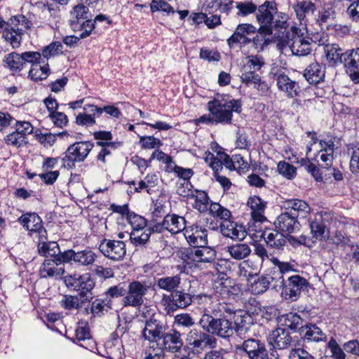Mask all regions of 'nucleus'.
<instances>
[{
  "label": "nucleus",
  "mask_w": 359,
  "mask_h": 359,
  "mask_svg": "<svg viewBox=\"0 0 359 359\" xmlns=\"http://www.w3.org/2000/svg\"><path fill=\"white\" fill-rule=\"evenodd\" d=\"M256 19L259 25L258 32L264 36L272 34L273 29H281L287 27V16L278 13L275 1H266L257 7Z\"/></svg>",
  "instance_id": "nucleus-1"
},
{
  "label": "nucleus",
  "mask_w": 359,
  "mask_h": 359,
  "mask_svg": "<svg viewBox=\"0 0 359 359\" xmlns=\"http://www.w3.org/2000/svg\"><path fill=\"white\" fill-rule=\"evenodd\" d=\"M208 109L213 117L215 123L231 124L232 113H241V102L238 100L214 98L207 104Z\"/></svg>",
  "instance_id": "nucleus-2"
},
{
  "label": "nucleus",
  "mask_w": 359,
  "mask_h": 359,
  "mask_svg": "<svg viewBox=\"0 0 359 359\" xmlns=\"http://www.w3.org/2000/svg\"><path fill=\"white\" fill-rule=\"evenodd\" d=\"M210 299V295L204 294H191L184 290H179L177 289L173 293L163 294L161 303L166 314L171 315L179 309L187 308L194 300L205 301Z\"/></svg>",
  "instance_id": "nucleus-3"
},
{
  "label": "nucleus",
  "mask_w": 359,
  "mask_h": 359,
  "mask_svg": "<svg viewBox=\"0 0 359 359\" xmlns=\"http://www.w3.org/2000/svg\"><path fill=\"white\" fill-rule=\"evenodd\" d=\"M32 23L23 15L11 17L5 21V28L1 31L2 37L13 48H18L22 41L23 32L32 27Z\"/></svg>",
  "instance_id": "nucleus-4"
},
{
  "label": "nucleus",
  "mask_w": 359,
  "mask_h": 359,
  "mask_svg": "<svg viewBox=\"0 0 359 359\" xmlns=\"http://www.w3.org/2000/svg\"><path fill=\"white\" fill-rule=\"evenodd\" d=\"M199 325L203 330L222 339H228L234 334L233 322L229 318H216L203 313L199 320Z\"/></svg>",
  "instance_id": "nucleus-5"
},
{
  "label": "nucleus",
  "mask_w": 359,
  "mask_h": 359,
  "mask_svg": "<svg viewBox=\"0 0 359 359\" xmlns=\"http://www.w3.org/2000/svg\"><path fill=\"white\" fill-rule=\"evenodd\" d=\"M180 254L181 259L190 267L198 266L199 263H210L216 257V251L206 245L201 248H184Z\"/></svg>",
  "instance_id": "nucleus-6"
},
{
  "label": "nucleus",
  "mask_w": 359,
  "mask_h": 359,
  "mask_svg": "<svg viewBox=\"0 0 359 359\" xmlns=\"http://www.w3.org/2000/svg\"><path fill=\"white\" fill-rule=\"evenodd\" d=\"M64 282L68 288L79 292L83 298L82 302H90L93 299L90 292L95 287V281L90 274L69 275L64 278Z\"/></svg>",
  "instance_id": "nucleus-7"
},
{
  "label": "nucleus",
  "mask_w": 359,
  "mask_h": 359,
  "mask_svg": "<svg viewBox=\"0 0 359 359\" xmlns=\"http://www.w3.org/2000/svg\"><path fill=\"white\" fill-rule=\"evenodd\" d=\"M93 147V143L90 141L78 142L71 144L61 158L63 166L71 169L75 167L76 162L84 161Z\"/></svg>",
  "instance_id": "nucleus-8"
},
{
  "label": "nucleus",
  "mask_w": 359,
  "mask_h": 359,
  "mask_svg": "<svg viewBox=\"0 0 359 359\" xmlns=\"http://www.w3.org/2000/svg\"><path fill=\"white\" fill-rule=\"evenodd\" d=\"M150 286L144 282L133 280L127 285L126 295L122 299L124 307L140 308L144 304V297Z\"/></svg>",
  "instance_id": "nucleus-9"
},
{
  "label": "nucleus",
  "mask_w": 359,
  "mask_h": 359,
  "mask_svg": "<svg viewBox=\"0 0 359 359\" xmlns=\"http://www.w3.org/2000/svg\"><path fill=\"white\" fill-rule=\"evenodd\" d=\"M169 329L165 322L157 318L153 314L149 320L145 322V327L142 330V337L156 345V342L160 341L161 337Z\"/></svg>",
  "instance_id": "nucleus-10"
},
{
  "label": "nucleus",
  "mask_w": 359,
  "mask_h": 359,
  "mask_svg": "<svg viewBox=\"0 0 359 359\" xmlns=\"http://www.w3.org/2000/svg\"><path fill=\"white\" fill-rule=\"evenodd\" d=\"M309 287V283L306 278L299 275L292 276L283 285L282 295L287 300L296 301L302 292L308 291Z\"/></svg>",
  "instance_id": "nucleus-11"
},
{
  "label": "nucleus",
  "mask_w": 359,
  "mask_h": 359,
  "mask_svg": "<svg viewBox=\"0 0 359 359\" xmlns=\"http://www.w3.org/2000/svg\"><path fill=\"white\" fill-rule=\"evenodd\" d=\"M187 340L189 345L197 351L206 348L212 349L217 346V339L205 330H191Z\"/></svg>",
  "instance_id": "nucleus-12"
},
{
  "label": "nucleus",
  "mask_w": 359,
  "mask_h": 359,
  "mask_svg": "<svg viewBox=\"0 0 359 359\" xmlns=\"http://www.w3.org/2000/svg\"><path fill=\"white\" fill-rule=\"evenodd\" d=\"M300 32L296 27H292L291 33H287V43L294 55L306 56L311 53L312 48L309 39L299 35Z\"/></svg>",
  "instance_id": "nucleus-13"
},
{
  "label": "nucleus",
  "mask_w": 359,
  "mask_h": 359,
  "mask_svg": "<svg viewBox=\"0 0 359 359\" xmlns=\"http://www.w3.org/2000/svg\"><path fill=\"white\" fill-rule=\"evenodd\" d=\"M99 250L104 257L112 260H120L126 253L124 242L107 238L100 242Z\"/></svg>",
  "instance_id": "nucleus-14"
},
{
  "label": "nucleus",
  "mask_w": 359,
  "mask_h": 359,
  "mask_svg": "<svg viewBox=\"0 0 359 359\" xmlns=\"http://www.w3.org/2000/svg\"><path fill=\"white\" fill-rule=\"evenodd\" d=\"M343 67L354 83H359V47L345 50Z\"/></svg>",
  "instance_id": "nucleus-15"
},
{
  "label": "nucleus",
  "mask_w": 359,
  "mask_h": 359,
  "mask_svg": "<svg viewBox=\"0 0 359 359\" xmlns=\"http://www.w3.org/2000/svg\"><path fill=\"white\" fill-rule=\"evenodd\" d=\"M326 41L327 39L324 36H321L318 41L319 46H324V53L328 64L332 67L343 65L345 50H344L339 44H325Z\"/></svg>",
  "instance_id": "nucleus-16"
},
{
  "label": "nucleus",
  "mask_w": 359,
  "mask_h": 359,
  "mask_svg": "<svg viewBox=\"0 0 359 359\" xmlns=\"http://www.w3.org/2000/svg\"><path fill=\"white\" fill-rule=\"evenodd\" d=\"M268 342L275 349L286 350L294 344L290 331L285 327H278L273 330L268 336Z\"/></svg>",
  "instance_id": "nucleus-17"
},
{
  "label": "nucleus",
  "mask_w": 359,
  "mask_h": 359,
  "mask_svg": "<svg viewBox=\"0 0 359 359\" xmlns=\"http://www.w3.org/2000/svg\"><path fill=\"white\" fill-rule=\"evenodd\" d=\"M158 343L164 351L172 353L180 352L184 345L181 333L175 329H168Z\"/></svg>",
  "instance_id": "nucleus-18"
},
{
  "label": "nucleus",
  "mask_w": 359,
  "mask_h": 359,
  "mask_svg": "<svg viewBox=\"0 0 359 359\" xmlns=\"http://www.w3.org/2000/svg\"><path fill=\"white\" fill-rule=\"evenodd\" d=\"M274 224L280 231L287 234L298 232L302 226L301 221L286 210L277 217Z\"/></svg>",
  "instance_id": "nucleus-19"
},
{
  "label": "nucleus",
  "mask_w": 359,
  "mask_h": 359,
  "mask_svg": "<svg viewBox=\"0 0 359 359\" xmlns=\"http://www.w3.org/2000/svg\"><path fill=\"white\" fill-rule=\"evenodd\" d=\"M242 349L247 353L250 359H266L268 351L264 341L250 338L243 341Z\"/></svg>",
  "instance_id": "nucleus-20"
},
{
  "label": "nucleus",
  "mask_w": 359,
  "mask_h": 359,
  "mask_svg": "<svg viewBox=\"0 0 359 359\" xmlns=\"http://www.w3.org/2000/svg\"><path fill=\"white\" fill-rule=\"evenodd\" d=\"M336 11L334 7L328 6L325 4L318 11L317 17L314 20V22L317 25L320 29L325 33L334 27L333 22L336 19Z\"/></svg>",
  "instance_id": "nucleus-21"
},
{
  "label": "nucleus",
  "mask_w": 359,
  "mask_h": 359,
  "mask_svg": "<svg viewBox=\"0 0 359 359\" xmlns=\"http://www.w3.org/2000/svg\"><path fill=\"white\" fill-rule=\"evenodd\" d=\"M184 234L191 248H201L208 244V231L200 226H192L190 229H186Z\"/></svg>",
  "instance_id": "nucleus-22"
},
{
  "label": "nucleus",
  "mask_w": 359,
  "mask_h": 359,
  "mask_svg": "<svg viewBox=\"0 0 359 359\" xmlns=\"http://www.w3.org/2000/svg\"><path fill=\"white\" fill-rule=\"evenodd\" d=\"M275 76L276 85L280 91L284 92L290 98L299 96L300 87L297 81L292 80L284 73L276 74Z\"/></svg>",
  "instance_id": "nucleus-23"
},
{
  "label": "nucleus",
  "mask_w": 359,
  "mask_h": 359,
  "mask_svg": "<svg viewBox=\"0 0 359 359\" xmlns=\"http://www.w3.org/2000/svg\"><path fill=\"white\" fill-rule=\"evenodd\" d=\"M284 210L292 214L300 221L306 219L311 213L309 205L306 201L298 198L285 201Z\"/></svg>",
  "instance_id": "nucleus-24"
},
{
  "label": "nucleus",
  "mask_w": 359,
  "mask_h": 359,
  "mask_svg": "<svg viewBox=\"0 0 359 359\" xmlns=\"http://www.w3.org/2000/svg\"><path fill=\"white\" fill-rule=\"evenodd\" d=\"M233 328L234 332L241 339H245V334L249 331L250 326L253 324V319L248 312L240 311L238 313H234Z\"/></svg>",
  "instance_id": "nucleus-25"
},
{
  "label": "nucleus",
  "mask_w": 359,
  "mask_h": 359,
  "mask_svg": "<svg viewBox=\"0 0 359 359\" xmlns=\"http://www.w3.org/2000/svg\"><path fill=\"white\" fill-rule=\"evenodd\" d=\"M301 334L304 342H325L327 334L316 324L307 323L300 327Z\"/></svg>",
  "instance_id": "nucleus-26"
},
{
  "label": "nucleus",
  "mask_w": 359,
  "mask_h": 359,
  "mask_svg": "<svg viewBox=\"0 0 359 359\" xmlns=\"http://www.w3.org/2000/svg\"><path fill=\"white\" fill-rule=\"evenodd\" d=\"M296 15L299 20L300 25L305 26L313 25V22L309 19L310 14L313 15L316 10L315 4L311 1H301L293 6Z\"/></svg>",
  "instance_id": "nucleus-27"
},
{
  "label": "nucleus",
  "mask_w": 359,
  "mask_h": 359,
  "mask_svg": "<svg viewBox=\"0 0 359 359\" xmlns=\"http://www.w3.org/2000/svg\"><path fill=\"white\" fill-rule=\"evenodd\" d=\"M64 266L59 265L56 259H46L40 269V275L42 278H61L65 273Z\"/></svg>",
  "instance_id": "nucleus-28"
},
{
  "label": "nucleus",
  "mask_w": 359,
  "mask_h": 359,
  "mask_svg": "<svg viewBox=\"0 0 359 359\" xmlns=\"http://www.w3.org/2000/svg\"><path fill=\"white\" fill-rule=\"evenodd\" d=\"M219 227L221 233L226 237L232 239L243 240L246 236V231L244 227L231 222L229 219L223 221Z\"/></svg>",
  "instance_id": "nucleus-29"
},
{
  "label": "nucleus",
  "mask_w": 359,
  "mask_h": 359,
  "mask_svg": "<svg viewBox=\"0 0 359 359\" xmlns=\"http://www.w3.org/2000/svg\"><path fill=\"white\" fill-rule=\"evenodd\" d=\"M283 233L279 230H273L264 231L262 235L269 248L280 251L283 250L287 243V237Z\"/></svg>",
  "instance_id": "nucleus-30"
},
{
  "label": "nucleus",
  "mask_w": 359,
  "mask_h": 359,
  "mask_svg": "<svg viewBox=\"0 0 359 359\" xmlns=\"http://www.w3.org/2000/svg\"><path fill=\"white\" fill-rule=\"evenodd\" d=\"M325 73V66L313 62L304 70V76L310 84H317L323 80Z\"/></svg>",
  "instance_id": "nucleus-31"
},
{
  "label": "nucleus",
  "mask_w": 359,
  "mask_h": 359,
  "mask_svg": "<svg viewBox=\"0 0 359 359\" xmlns=\"http://www.w3.org/2000/svg\"><path fill=\"white\" fill-rule=\"evenodd\" d=\"M88 8L83 4H78L74 6L71 12L69 25L74 32L81 29L80 23L88 18Z\"/></svg>",
  "instance_id": "nucleus-32"
},
{
  "label": "nucleus",
  "mask_w": 359,
  "mask_h": 359,
  "mask_svg": "<svg viewBox=\"0 0 359 359\" xmlns=\"http://www.w3.org/2000/svg\"><path fill=\"white\" fill-rule=\"evenodd\" d=\"M248 205L251 209V216L255 222H262L266 219L264 215L266 204L261 198L256 196L250 197Z\"/></svg>",
  "instance_id": "nucleus-33"
},
{
  "label": "nucleus",
  "mask_w": 359,
  "mask_h": 359,
  "mask_svg": "<svg viewBox=\"0 0 359 359\" xmlns=\"http://www.w3.org/2000/svg\"><path fill=\"white\" fill-rule=\"evenodd\" d=\"M164 224L166 226V231L172 234H176L186 229V221L184 218L175 214H167L164 217Z\"/></svg>",
  "instance_id": "nucleus-34"
},
{
  "label": "nucleus",
  "mask_w": 359,
  "mask_h": 359,
  "mask_svg": "<svg viewBox=\"0 0 359 359\" xmlns=\"http://www.w3.org/2000/svg\"><path fill=\"white\" fill-rule=\"evenodd\" d=\"M20 223L29 231L39 230L42 227V219L35 212H29L22 215L19 218Z\"/></svg>",
  "instance_id": "nucleus-35"
},
{
  "label": "nucleus",
  "mask_w": 359,
  "mask_h": 359,
  "mask_svg": "<svg viewBox=\"0 0 359 359\" xmlns=\"http://www.w3.org/2000/svg\"><path fill=\"white\" fill-rule=\"evenodd\" d=\"M181 283V277L180 275L173 276H164L159 278L156 280V285L159 289L166 290L173 293Z\"/></svg>",
  "instance_id": "nucleus-36"
},
{
  "label": "nucleus",
  "mask_w": 359,
  "mask_h": 359,
  "mask_svg": "<svg viewBox=\"0 0 359 359\" xmlns=\"http://www.w3.org/2000/svg\"><path fill=\"white\" fill-rule=\"evenodd\" d=\"M309 227L313 238L323 240L327 237V228L320 215L316 216L313 219L310 221Z\"/></svg>",
  "instance_id": "nucleus-37"
},
{
  "label": "nucleus",
  "mask_w": 359,
  "mask_h": 359,
  "mask_svg": "<svg viewBox=\"0 0 359 359\" xmlns=\"http://www.w3.org/2000/svg\"><path fill=\"white\" fill-rule=\"evenodd\" d=\"M235 308L232 304L222 302L212 305L211 312L208 314L216 318H229V316L235 313Z\"/></svg>",
  "instance_id": "nucleus-38"
},
{
  "label": "nucleus",
  "mask_w": 359,
  "mask_h": 359,
  "mask_svg": "<svg viewBox=\"0 0 359 359\" xmlns=\"http://www.w3.org/2000/svg\"><path fill=\"white\" fill-rule=\"evenodd\" d=\"M112 309V300L109 297L95 299L91 304V313L94 316H101Z\"/></svg>",
  "instance_id": "nucleus-39"
},
{
  "label": "nucleus",
  "mask_w": 359,
  "mask_h": 359,
  "mask_svg": "<svg viewBox=\"0 0 359 359\" xmlns=\"http://www.w3.org/2000/svg\"><path fill=\"white\" fill-rule=\"evenodd\" d=\"M38 252L41 256L48 257H53L56 259V257L60 252L59 245L56 242H46L41 241L38 244Z\"/></svg>",
  "instance_id": "nucleus-40"
},
{
  "label": "nucleus",
  "mask_w": 359,
  "mask_h": 359,
  "mask_svg": "<svg viewBox=\"0 0 359 359\" xmlns=\"http://www.w3.org/2000/svg\"><path fill=\"white\" fill-rule=\"evenodd\" d=\"M97 258V255L89 248L76 252L75 263L79 266H88L92 265Z\"/></svg>",
  "instance_id": "nucleus-41"
},
{
  "label": "nucleus",
  "mask_w": 359,
  "mask_h": 359,
  "mask_svg": "<svg viewBox=\"0 0 359 359\" xmlns=\"http://www.w3.org/2000/svg\"><path fill=\"white\" fill-rule=\"evenodd\" d=\"M227 251L231 256L236 259L241 260L248 257L251 253L250 246L246 243H237L229 246Z\"/></svg>",
  "instance_id": "nucleus-42"
},
{
  "label": "nucleus",
  "mask_w": 359,
  "mask_h": 359,
  "mask_svg": "<svg viewBox=\"0 0 359 359\" xmlns=\"http://www.w3.org/2000/svg\"><path fill=\"white\" fill-rule=\"evenodd\" d=\"M48 65H41L40 62H35L31 66L28 76L34 81H41L47 78L49 73Z\"/></svg>",
  "instance_id": "nucleus-43"
},
{
  "label": "nucleus",
  "mask_w": 359,
  "mask_h": 359,
  "mask_svg": "<svg viewBox=\"0 0 359 359\" xmlns=\"http://www.w3.org/2000/svg\"><path fill=\"white\" fill-rule=\"evenodd\" d=\"M4 62L5 66L13 72H20L24 67L22 56L15 52L8 54Z\"/></svg>",
  "instance_id": "nucleus-44"
},
{
  "label": "nucleus",
  "mask_w": 359,
  "mask_h": 359,
  "mask_svg": "<svg viewBox=\"0 0 359 359\" xmlns=\"http://www.w3.org/2000/svg\"><path fill=\"white\" fill-rule=\"evenodd\" d=\"M150 236V232H149L147 229L143 230H135L131 231L130 240L135 246L143 247L147 244Z\"/></svg>",
  "instance_id": "nucleus-45"
},
{
  "label": "nucleus",
  "mask_w": 359,
  "mask_h": 359,
  "mask_svg": "<svg viewBox=\"0 0 359 359\" xmlns=\"http://www.w3.org/2000/svg\"><path fill=\"white\" fill-rule=\"evenodd\" d=\"M265 65L264 59L258 55H251L246 57V63L244 65V70L254 71L256 72L262 69Z\"/></svg>",
  "instance_id": "nucleus-46"
},
{
  "label": "nucleus",
  "mask_w": 359,
  "mask_h": 359,
  "mask_svg": "<svg viewBox=\"0 0 359 359\" xmlns=\"http://www.w3.org/2000/svg\"><path fill=\"white\" fill-rule=\"evenodd\" d=\"M327 347L331 355L321 357V359H346L344 348H342L334 339L332 338L329 341Z\"/></svg>",
  "instance_id": "nucleus-47"
},
{
  "label": "nucleus",
  "mask_w": 359,
  "mask_h": 359,
  "mask_svg": "<svg viewBox=\"0 0 359 359\" xmlns=\"http://www.w3.org/2000/svg\"><path fill=\"white\" fill-rule=\"evenodd\" d=\"M208 210L212 217L219 219L222 222L230 219L231 216V212L218 203H212Z\"/></svg>",
  "instance_id": "nucleus-48"
},
{
  "label": "nucleus",
  "mask_w": 359,
  "mask_h": 359,
  "mask_svg": "<svg viewBox=\"0 0 359 359\" xmlns=\"http://www.w3.org/2000/svg\"><path fill=\"white\" fill-rule=\"evenodd\" d=\"M196 195L192 196L195 198L194 208L201 212H205L208 210L209 197L206 192L203 191L196 190Z\"/></svg>",
  "instance_id": "nucleus-49"
},
{
  "label": "nucleus",
  "mask_w": 359,
  "mask_h": 359,
  "mask_svg": "<svg viewBox=\"0 0 359 359\" xmlns=\"http://www.w3.org/2000/svg\"><path fill=\"white\" fill-rule=\"evenodd\" d=\"M127 284L125 282L120 283L116 285L111 286L104 292L106 297L111 299L113 298H123L126 295Z\"/></svg>",
  "instance_id": "nucleus-50"
},
{
  "label": "nucleus",
  "mask_w": 359,
  "mask_h": 359,
  "mask_svg": "<svg viewBox=\"0 0 359 359\" xmlns=\"http://www.w3.org/2000/svg\"><path fill=\"white\" fill-rule=\"evenodd\" d=\"M273 277L270 275L263 276L256 280L252 286L253 290L257 294H262L266 292L273 280Z\"/></svg>",
  "instance_id": "nucleus-51"
},
{
  "label": "nucleus",
  "mask_w": 359,
  "mask_h": 359,
  "mask_svg": "<svg viewBox=\"0 0 359 359\" xmlns=\"http://www.w3.org/2000/svg\"><path fill=\"white\" fill-rule=\"evenodd\" d=\"M144 359H163L164 351L158 342L154 345L150 342L149 346L144 351Z\"/></svg>",
  "instance_id": "nucleus-52"
},
{
  "label": "nucleus",
  "mask_w": 359,
  "mask_h": 359,
  "mask_svg": "<svg viewBox=\"0 0 359 359\" xmlns=\"http://www.w3.org/2000/svg\"><path fill=\"white\" fill-rule=\"evenodd\" d=\"M236 7L238 10L237 15L241 17H245L250 14L255 13L257 7L252 1L236 2Z\"/></svg>",
  "instance_id": "nucleus-53"
},
{
  "label": "nucleus",
  "mask_w": 359,
  "mask_h": 359,
  "mask_svg": "<svg viewBox=\"0 0 359 359\" xmlns=\"http://www.w3.org/2000/svg\"><path fill=\"white\" fill-rule=\"evenodd\" d=\"M302 323L303 319L297 313H290L285 317L284 325L287 330H296L300 329V327L303 326Z\"/></svg>",
  "instance_id": "nucleus-54"
},
{
  "label": "nucleus",
  "mask_w": 359,
  "mask_h": 359,
  "mask_svg": "<svg viewBox=\"0 0 359 359\" xmlns=\"http://www.w3.org/2000/svg\"><path fill=\"white\" fill-rule=\"evenodd\" d=\"M301 164L304 167L305 170L309 172L313 177L318 182L323 180V174L318 166L313 164L309 159H302Z\"/></svg>",
  "instance_id": "nucleus-55"
},
{
  "label": "nucleus",
  "mask_w": 359,
  "mask_h": 359,
  "mask_svg": "<svg viewBox=\"0 0 359 359\" xmlns=\"http://www.w3.org/2000/svg\"><path fill=\"white\" fill-rule=\"evenodd\" d=\"M278 170L280 175L288 180L293 179L296 175V168L285 161H280L278 163Z\"/></svg>",
  "instance_id": "nucleus-56"
},
{
  "label": "nucleus",
  "mask_w": 359,
  "mask_h": 359,
  "mask_svg": "<svg viewBox=\"0 0 359 359\" xmlns=\"http://www.w3.org/2000/svg\"><path fill=\"white\" fill-rule=\"evenodd\" d=\"M6 143L9 145L15 147H20L25 144L27 142V137L22 136L20 132L15 129V131L8 134L5 138Z\"/></svg>",
  "instance_id": "nucleus-57"
},
{
  "label": "nucleus",
  "mask_w": 359,
  "mask_h": 359,
  "mask_svg": "<svg viewBox=\"0 0 359 359\" xmlns=\"http://www.w3.org/2000/svg\"><path fill=\"white\" fill-rule=\"evenodd\" d=\"M165 201L163 199H157L154 202V210L151 212V222H154L158 218L162 217L166 213Z\"/></svg>",
  "instance_id": "nucleus-58"
},
{
  "label": "nucleus",
  "mask_w": 359,
  "mask_h": 359,
  "mask_svg": "<svg viewBox=\"0 0 359 359\" xmlns=\"http://www.w3.org/2000/svg\"><path fill=\"white\" fill-rule=\"evenodd\" d=\"M151 13L163 11L168 14L174 13V8L166 1L163 0H152L150 4Z\"/></svg>",
  "instance_id": "nucleus-59"
},
{
  "label": "nucleus",
  "mask_w": 359,
  "mask_h": 359,
  "mask_svg": "<svg viewBox=\"0 0 359 359\" xmlns=\"http://www.w3.org/2000/svg\"><path fill=\"white\" fill-rule=\"evenodd\" d=\"M349 151H351L350 170L359 176V146L351 147Z\"/></svg>",
  "instance_id": "nucleus-60"
},
{
  "label": "nucleus",
  "mask_w": 359,
  "mask_h": 359,
  "mask_svg": "<svg viewBox=\"0 0 359 359\" xmlns=\"http://www.w3.org/2000/svg\"><path fill=\"white\" fill-rule=\"evenodd\" d=\"M128 220L133 227V231L143 230L147 226V220L143 217L131 212L128 215Z\"/></svg>",
  "instance_id": "nucleus-61"
},
{
  "label": "nucleus",
  "mask_w": 359,
  "mask_h": 359,
  "mask_svg": "<svg viewBox=\"0 0 359 359\" xmlns=\"http://www.w3.org/2000/svg\"><path fill=\"white\" fill-rule=\"evenodd\" d=\"M261 76L254 71L244 70L241 76V80L245 86H249L253 84L254 86L259 82Z\"/></svg>",
  "instance_id": "nucleus-62"
},
{
  "label": "nucleus",
  "mask_w": 359,
  "mask_h": 359,
  "mask_svg": "<svg viewBox=\"0 0 359 359\" xmlns=\"http://www.w3.org/2000/svg\"><path fill=\"white\" fill-rule=\"evenodd\" d=\"M174 324L177 326L190 327L195 324V321L189 313H180L175 316Z\"/></svg>",
  "instance_id": "nucleus-63"
},
{
  "label": "nucleus",
  "mask_w": 359,
  "mask_h": 359,
  "mask_svg": "<svg viewBox=\"0 0 359 359\" xmlns=\"http://www.w3.org/2000/svg\"><path fill=\"white\" fill-rule=\"evenodd\" d=\"M289 358L290 359H316L309 352L301 348H292Z\"/></svg>",
  "instance_id": "nucleus-64"
}]
</instances>
